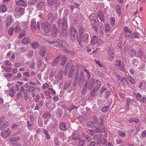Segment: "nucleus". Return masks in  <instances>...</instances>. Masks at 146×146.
Masks as SVG:
<instances>
[{
	"mask_svg": "<svg viewBox=\"0 0 146 146\" xmlns=\"http://www.w3.org/2000/svg\"><path fill=\"white\" fill-rule=\"evenodd\" d=\"M78 34L77 30L72 26H70V37L72 41L78 38Z\"/></svg>",
	"mask_w": 146,
	"mask_h": 146,
	"instance_id": "obj_1",
	"label": "nucleus"
},
{
	"mask_svg": "<svg viewBox=\"0 0 146 146\" xmlns=\"http://www.w3.org/2000/svg\"><path fill=\"white\" fill-rule=\"evenodd\" d=\"M51 24L48 22H43L41 25V27L43 29L45 33H48L50 31Z\"/></svg>",
	"mask_w": 146,
	"mask_h": 146,
	"instance_id": "obj_2",
	"label": "nucleus"
},
{
	"mask_svg": "<svg viewBox=\"0 0 146 146\" xmlns=\"http://www.w3.org/2000/svg\"><path fill=\"white\" fill-rule=\"evenodd\" d=\"M96 129L94 130V132L95 133H101L105 131V126L101 122L100 123L98 126L95 127Z\"/></svg>",
	"mask_w": 146,
	"mask_h": 146,
	"instance_id": "obj_3",
	"label": "nucleus"
},
{
	"mask_svg": "<svg viewBox=\"0 0 146 146\" xmlns=\"http://www.w3.org/2000/svg\"><path fill=\"white\" fill-rule=\"evenodd\" d=\"M119 82V86L121 87H125L126 85L128 84V81L125 77H122L119 75L117 76Z\"/></svg>",
	"mask_w": 146,
	"mask_h": 146,
	"instance_id": "obj_4",
	"label": "nucleus"
},
{
	"mask_svg": "<svg viewBox=\"0 0 146 146\" xmlns=\"http://www.w3.org/2000/svg\"><path fill=\"white\" fill-rule=\"evenodd\" d=\"M95 80V79L93 77L91 78L90 81H89V80H86L85 84H87L88 90H90L93 87Z\"/></svg>",
	"mask_w": 146,
	"mask_h": 146,
	"instance_id": "obj_5",
	"label": "nucleus"
},
{
	"mask_svg": "<svg viewBox=\"0 0 146 146\" xmlns=\"http://www.w3.org/2000/svg\"><path fill=\"white\" fill-rule=\"evenodd\" d=\"M11 133V130L7 129L6 130L3 131L1 133V135L3 137H7L10 136Z\"/></svg>",
	"mask_w": 146,
	"mask_h": 146,
	"instance_id": "obj_6",
	"label": "nucleus"
},
{
	"mask_svg": "<svg viewBox=\"0 0 146 146\" xmlns=\"http://www.w3.org/2000/svg\"><path fill=\"white\" fill-rule=\"evenodd\" d=\"M101 86L100 84H98L97 85L95 86L92 90L90 93V96L91 97H93L95 95L96 93L99 90Z\"/></svg>",
	"mask_w": 146,
	"mask_h": 146,
	"instance_id": "obj_7",
	"label": "nucleus"
},
{
	"mask_svg": "<svg viewBox=\"0 0 146 146\" xmlns=\"http://www.w3.org/2000/svg\"><path fill=\"white\" fill-rule=\"evenodd\" d=\"M20 139L19 136H16L12 137L9 139V141L11 145L14 144L15 143L18 142Z\"/></svg>",
	"mask_w": 146,
	"mask_h": 146,
	"instance_id": "obj_8",
	"label": "nucleus"
},
{
	"mask_svg": "<svg viewBox=\"0 0 146 146\" xmlns=\"http://www.w3.org/2000/svg\"><path fill=\"white\" fill-rule=\"evenodd\" d=\"M97 14L100 20L103 23H104L105 20L104 13L101 11H99L97 12Z\"/></svg>",
	"mask_w": 146,
	"mask_h": 146,
	"instance_id": "obj_9",
	"label": "nucleus"
},
{
	"mask_svg": "<svg viewBox=\"0 0 146 146\" xmlns=\"http://www.w3.org/2000/svg\"><path fill=\"white\" fill-rule=\"evenodd\" d=\"M85 79V77L84 74L82 73L81 74L78 83L79 86H81L82 85L83 83L84 82Z\"/></svg>",
	"mask_w": 146,
	"mask_h": 146,
	"instance_id": "obj_10",
	"label": "nucleus"
},
{
	"mask_svg": "<svg viewBox=\"0 0 146 146\" xmlns=\"http://www.w3.org/2000/svg\"><path fill=\"white\" fill-rule=\"evenodd\" d=\"M59 44L58 47L60 48H63L64 49L67 46L66 43L64 40H61L59 39Z\"/></svg>",
	"mask_w": 146,
	"mask_h": 146,
	"instance_id": "obj_11",
	"label": "nucleus"
},
{
	"mask_svg": "<svg viewBox=\"0 0 146 146\" xmlns=\"http://www.w3.org/2000/svg\"><path fill=\"white\" fill-rule=\"evenodd\" d=\"M53 30L52 31V33L53 36H56L58 33V29L55 24L53 25Z\"/></svg>",
	"mask_w": 146,
	"mask_h": 146,
	"instance_id": "obj_12",
	"label": "nucleus"
},
{
	"mask_svg": "<svg viewBox=\"0 0 146 146\" xmlns=\"http://www.w3.org/2000/svg\"><path fill=\"white\" fill-rule=\"evenodd\" d=\"M8 124V122L7 121L1 122L0 123V129H4L5 128L7 127Z\"/></svg>",
	"mask_w": 146,
	"mask_h": 146,
	"instance_id": "obj_13",
	"label": "nucleus"
},
{
	"mask_svg": "<svg viewBox=\"0 0 146 146\" xmlns=\"http://www.w3.org/2000/svg\"><path fill=\"white\" fill-rule=\"evenodd\" d=\"M30 28L33 31L35 32L36 29V22L33 20L31 21V25Z\"/></svg>",
	"mask_w": 146,
	"mask_h": 146,
	"instance_id": "obj_14",
	"label": "nucleus"
},
{
	"mask_svg": "<svg viewBox=\"0 0 146 146\" xmlns=\"http://www.w3.org/2000/svg\"><path fill=\"white\" fill-rule=\"evenodd\" d=\"M71 68L69 70L68 76L69 78L71 77L73 75L74 72L75 67L74 65H72L71 66Z\"/></svg>",
	"mask_w": 146,
	"mask_h": 146,
	"instance_id": "obj_15",
	"label": "nucleus"
},
{
	"mask_svg": "<svg viewBox=\"0 0 146 146\" xmlns=\"http://www.w3.org/2000/svg\"><path fill=\"white\" fill-rule=\"evenodd\" d=\"M15 3L16 4L19 6H23L27 5V3L23 0H19L16 1Z\"/></svg>",
	"mask_w": 146,
	"mask_h": 146,
	"instance_id": "obj_16",
	"label": "nucleus"
},
{
	"mask_svg": "<svg viewBox=\"0 0 146 146\" xmlns=\"http://www.w3.org/2000/svg\"><path fill=\"white\" fill-rule=\"evenodd\" d=\"M98 42V38L96 36H92L91 40V43L92 45H94Z\"/></svg>",
	"mask_w": 146,
	"mask_h": 146,
	"instance_id": "obj_17",
	"label": "nucleus"
},
{
	"mask_svg": "<svg viewBox=\"0 0 146 146\" xmlns=\"http://www.w3.org/2000/svg\"><path fill=\"white\" fill-rule=\"evenodd\" d=\"M22 43L25 44H28L31 42V40L28 37H26L24 39L21 40Z\"/></svg>",
	"mask_w": 146,
	"mask_h": 146,
	"instance_id": "obj_18",
	"label": "nucleus"
},
{
	"mask_svg": "<svg viewBox=\"0 0 146 146\" xmlns=\"http://www.w3.org/2000/svg\"><path fill=\"white\" fill-rule=\"evenodd\" d=\"M45 7L44 3L42 2L39 1L37 4L36 8L38 10L42 9Z\"/></svg>",
	"mask_w": 146,
	"mask_h": 146,
	"instance_id": "obj_19",
	"label": "nucleus"
},
{
	"mask_svg": "<svg viewBox=\"0 0 146 146\" xmlns=\"http://www.w3.org/2000/svg\"><path fill=\"white\" fill-rule=\"evenodd\" d=\"M90 18L91 19V21L93 23H95L97 20L98 22H99L97 17L95 14H92L90 16Z\"/></svg>",
	"mask_w": 146,
	"mask_h": 146,
	"instance_id": "obj_20",
	"label": "nucleus"
},
{
	"mask_svg": "<svg viewBox=\"0 0 146 146\" xmlns=\"http://www.w3.org/2000/svg\"><path fill=\"white\" fill-rule=\"evenodd\" d=\"M46 50V49L45 47L42 46L41 47L39 53L41 56H45Z\"/></svg>",
	"mask_w": 146,
	"mask_h": 146,
	"instance_id": "obj_21",
	"label": "nucleus"
},
{
	"mask_svg": "<svg viewBox=\"0 0 146 146\" xmlns=\"http://www.w3.org/2000/svg\"><path fill=\"white\" fill-rule=\"evenodd\" d=\"M34 121V119L33 117H30V121L28 120L27 121L28 126L29 127H31L33 124V123Z\"/></svg>",
	"mask_w": 146,
	"mask_h": 146,
	"instance_id": "obj_22",
	"label": "nucleus"
},
{
	"mask_svg": "<svg viewBox=\"0 0 146 146\" xmlns=\"http://www.w3.org/2000/svg\"><path fill=\"white\" fill-rule=\"evenodd\" d=\"M59 127L61 130H65L67 128V126L64 122H61L60 123Z\"/></svg>",
	"mask_w": 146,
	"mask_h": 146,
	"instance_id": "obj_23",
	"label": "nucleus"
},
{
	"mask_svg": "<svg viewBox=\"0 0 146 146\" xmlns=\"http://www.w3.org/2000/svg\"><path fill=\"white\" fill-rule=\"evenodd\" d=\"M24 11V9L23 7H16L15 9V11L19 13H21L22 15H23V12Z\"/></svg>",
	"mask_w": 146,
	"mask_h": 146,
	"instance_id": "obj_24",
	"label": "nucleus"
},
{
	"mask_svg": "<svg viewBox=\"0 0 146 146\" xmlns=\"http://www.w3.org/2000/svg\"><path fill=\"white\" fill-rule=\"evenodd\" d=\"M128 36L129 37V38H139L138 33H133L132 34H129Z\"/></svg>",
	"mask_w": 146,
	"mask_h": 146,
	"instance_id": "obj_25",
	"label": "nucleus"
},
{
	"mask_svg": "<svg viewBox=\"0 0 146 146\" xmlns=\"http://www.w3.org/2000/svg\"><path fill=\"white\" fill-rule=\"evenodd\" d=\"M108 51L109 55L114 54V49L112 46H110L108 47Z\"/></svg>",
	"mask_w": 146,
	"mask_h": 146,
	"instance_id": "obj_26",
	"label": "nucleus"
},
{
	"mask_svg": "<svg viewBox=\"0 0 146 146\" xmlns=\"http://www.w3.org/2000/svg\"><path fill=\"white\" fill-rule=\"evenodd\" d=\"M66 59L67 58L65 56H63L62 58L61 59V63L60 64L62 66H64V65L66 61Z\"/></svg>",
	"mask_w": 146,
	"mask_h": 146,
	"instance_id": "obj_27",
	"label": "nucleus"
},
{
	"mask_svg": "<svg viewBox=\"0 0 146 146\" xmlns=\"http://www.w3.org/2000/svg\"><path fill=\"white\" fill-rule=\"evenodd\" d=\"M128 53L130 56L133 57L136 54L137 52L135 50L132 49L130 50Z\"/></svg>",
	"mask_w": 146,
	"mask_h": 146,
	"instance_id": "obj_28",
	"label": "nucleus"
},
{
	"mask_svg": "<svg viewBox=\"0 0 146 146\" xmlns=\"http://www.w3.org/2000/svg\"><path fill=\"white\" fill-rule=\"evenodd\" d=\"M71 137L74 140H78L80 138L79 135L76 133H73L71 135Z\"/></svg>",
	"mask_w": 146,
	"mask_h": 146,
	"instance_id": "obj_29",
	"label": "nucleus"
},
{
	"mask_svg": "<svg viewBox=\"0 0 146 146\" xmlns=\"http://www.w3.org/2000/svg\"><path fill=\"white\" fill-rule=\"evenodd\" d=\"M127 76V79L130 82L133 84H136V81H135L133 78L131 77L129 75H128Z\"/></svg>",
	"mask_w": 146,
	"mask_h": 146,
	"instance_id": "obj_30",
	"label": "nucleus"
},
{
	"mask_svg": "<svg viewBox=\"0 0 146 146\" xmlns=\"http://www.w3.org/2000/svg\"><path fill=\"white\" fill-rule=\"evenodd\" d=\"M137 57L138 58H141L143 55V52L141 50H139L137 51Z\"/></svg>",
	"mask_w": 146,
	"mask_h": 146,
	"instance_id": "obj_31",
	"label": "nucleus"
},
{
	"mask_svg": "<svg viewBox=\"0 0 146 146\" xmlns=\"http://www.w3.org/2000/svg\"><path fill=\"white\" fill-rule=\"evenodd\" d=\"M12 18V17L11 16H8L7 17V20L6 21L7 26H8L11 24Z\"/></svg>",
	"mask_w": 146,
	"mask_h": 146,
	"instance_id": "obj_32",
	"label": "nucleus"
},
{
	"mask_svg": "<svg viewBox=\"0 0 146 146\" xmlns=\"http://www.w3.org/2000/svg\"><path fill=\"white\" fill-rule=\"evenodd\" d=\"M32 48L34 49H36L39 46V45L37 42H33L31 43Z\"/></svg>",
	"mask_w": 146,
	"mask_h": 146,
	"instance_id": "obj_33",
	"label": "nucleus"
},
{
	"mask_svg": "<svg viewBox=\"0 0 146 146\" xmlns=\"http://www.w3.org/2000/svg\"><path fill=\"white\" fill-rule=\"evenodd\" d=\"M87 84H84V88L82 89V94H85L87 90L88 89V87H87Z\"/></svg>",
	"mask_w": 146,
	"mask_h": 146,
	"instance_id": "obj_34",
	"label": "nucleus"
},
{
	"mask_svg": "<svg viewBox=\"0 0 146 146\" xmlns=\"http://www.w3.org/2000/svg\"><path fill=\"white\" fill-rule=\"evenodd\" d=\"M64 50L65 52L66 53L70 54V55H71L72 56H74L75 54V52L69 50L67 48H65L63 49Z\"/></svg>",
	"mask_w": 146,
	"mask_h": 146,
	"instance_id": "obj_35",
	"label": "nucleus"
},
{
	"mask_svg": "<svg viewBox=\"0 0 146 146\" xmlns=\"http://www.w3.org/2000/svg\"><path fill=\"white\" fill-rule=\"evenodd\" d=\"M71 81L70 80L66 82L64 85L63 89L64 90H66L70 86Z\"/></svg>",
	"mask_w": 146,
	"mask_h": 146,
	"instance_id": "obj_36",
	"label": "nucleus"
},
{
	"mask_svg": "<svg viewBox=\"0 0 146 146\" xmlns=\"http://www.w3.org/2000/svg\"><path fill=\"white\" fill-rule=\"evenodd\" d=\"M43 132L45 134L46 137L47 139H49L50 138V136L49 135V132L48 131L44 129L43 130Z\"/></svg>",
	"mask_w": 146,
	"mask_h": 146,
	"instance_id": "obj_37",
	"label": "nucleus"
},
{
	"mask_svg": "<svg viewBox=\"0 0 146 146\" xmlns=\"http://www.w3.org/2000/svg\"><path fill=\"white\" fill-rule=\"evenodd\" d=\"M28 90L29 91V92L34 93L35 91V88L33 86H29Z\"/></svg>",
	"mask_w": 146,
	"mask_h": 146,
	"instance_id": "obj_38",
	"label": "nucleus"
},
{
	"mask_svg": "<svg viewBox=\"0 0 146 146\" xmlns=\"http://www.w3.org/2000/svg\"><path fill=\"white\" fill-rule=\"evenodd\" d=\"M88 37L89 35L88 33H86L83 36L82 39V41L84 42H85L88 40Z\"/></svg>",
	"mask_w": 146,
	"mask_h": 146,
	"instance_id": "obj_39",
	"label": "nucleus"
},
{
	"mask_svg": "<svg viewBox=\"0 0 146 146\" xmlns=\"http://www.w3.org/2000/svg\"><path fill=\"white\" fill-rule=\"evenodd\" d=\"M116 9L118 15L119 17L121 15V11L119 5H117L116 7Z\"/></svg>",
	"mask_w": 146,
	"mask_h": 146,
	"instance_id": "obj_40",
	"label": "nucleus"
},
{
	"mask_svg": "<svg viewBox=\"0 0 146 146\" xmlns=\"http://www.w3.org/2000/svg\"><path fill=\"white\" fill-rule=\"evenodd\" d=\"M105 29L106 33H109L110 31V29L109 25L107 23H106L105 25Z\"/></svg>",
	"mask_w": 146,
	"mask_h": 146,
	"instance_id": "obj_41",
	"label": "nucleus"
},
{
	"mask_svg": "<svg viewBox=\"0 0 146 146\" xmlns=\"http://www.w3.org/2000/svg\"><path fill=\"white\" fill-rule=\"evenodd\" d=\"M26 34V32L25 31H23L19 33L18 37L19 38H21L25 36Z\"/></svg>",
	"mask_w": 146,
	"mask_h": 146,
	"instance_id": "obj_42",
	"label": "nucleus"
},
{
	"mask_svg": "<svg viewBox=\"0 0 146 146\" xmlns=\"http://www.w3.org/2000/svg\"><path fill=\"white\" fill-rule=\"evenodd\" d=\"M0 9L3 12H5L7 11L6 7L5 5L3 4L1 5L0 7Z\"/></svg>",
	"mask_w": 146,
	"mask_h": 146,
	"instance_id": "obj_43",
	"label": "nucleus"
},
{
	"mask_svg": "<svg viewBox=\"0 0 146 146\" xmlns=\"http://www.w3.org/2000/svg\"><path fill=\"white\" fill-rule=\"evenodd\" d=\"M15 90L13 88H10L9 90V95L11 96H13L15 93Z\"/></svg>",
	"mask_w": 146,
	"mask_h": 146,
	"instance_id": "obj_44",
	"label": "nucleus"
},
{
	"mask_svg": "<svg viewBox=\"0 0 146 146\" xmlns=\"http://www.w3.org/2000/svg\"><path fill=\"white\" fill-rule=\"evenodd\" d=\"M53 15L52 13H49L47 15V18L49 19H52V21H54L55 19V17H53Z\"/></svg>",
	"mask_w": 146,
	"mask_h": 146,
	"instance_id": "obj_45",
	"label": "nucleus"
},
{
	"mask_svg": "<svg viewBox=\"0 0 146 146\" xmlns=\"http://www.w3.org/2000/svg\"><path fill=\"white\" fill-rule=\"evenodd\" d=\"M42 59L41 58L39 57L36 62L37 65L39 66H41L42 64Z\"/></svg>",
	"mask_w": 146,
	"mask_h": 146,
	"instance_id": "obj_46",
	"label": "nucleus"
},
{
	"mask_svg": "<svg viewBox=\"0 0 146 146\" xmlns=\"http://www.w3.org/2000/svg\"><path fill=\"white\" fill-rule=\"evenodd\" d=\"M63 74V71L59 72L58 74L57 77L59 80H61L62 79Z\"/></svg>",
	"mask_w": 146,
	"mask_h": 146,
	"instance_id": "obj_47",
	"label": "nucleus"
},
{
	"mask_svg": "<svg viewBox=\"0 0 146 146\" xmlns=\"http://www.w3.org/2000/svg\"><path fill=\"white\" fill-rule=\"evenodd\" d=\"M14 31V28L13 27L11 28L8 30V33L10 35L12 36Z\"/></svg>",
	"mask_w": 146,
	"mask_h": 146,
	"instance_id": "obj_48",
	"label": "nucleus"
},
{
	"mask_svg": "<svg viewBox=\"0 0 146 146\" xmlns=\"http://www.w3.org/2000/svg\"><path fill=\"white\" fill-rule=\"evenodd\" d=\"M109 109V107L107 106H105L101 109L103 113L107 112Z\"/></svg>",
	"mask_w": 146,
	"mask_h": 146,
	"instance_id": "obj_49",
	"label": "nucleus"
},
{
	"mask_svg": "<svg viewBox=\"0 0 146 146\" xmlns=\"http://www.w3.org/2000/svg\"><path fill=\"white\" fill-rule=\"evenodd\" d=\"M62 26L64 28H66L67 26L66 20L64 18L62 19Z\"/></svg>",
	"mask_w": 146,
	"mask_h": 146,
	"instance_id": "obj_50",
	"label": "nucleus"
},
{
	"mask_svg": "<svg viewBox=\"0 0 146 146\" xmlns=\"http://www.w3.org/2000/svg\"><path fill=\"white\" fill-rule=\"evenodd\" d=\"M77 108V107L75 106L72 105L70 106L68 108V110L70 112L74 109H76Z\"/></svg>",
	"mask_w": 146,
	"mask_h": 146,
	"instance_id": "obj_51",
	"label": "nucleus"
},
{
	"mask_svg": "<svg viewBox=\"0 0 146 146\" xmlns=\"http://www.w3.org/2000/svg\"><path fill=\"white\" fill-rule=\"evenodd\" d=\"M110 23H111V25L113 27L115 24V19L113 17L111 18L110 19Z\"/></svg>",
	"mask_w": 146,
	"mask_h": 146,
	"instance_id": "obj_52",
	"label": "nucleus"
},
{
	"mask_svg": "<svg viewBox=\"0 0 146 146\" xmlns=\"http://www.w3.org/2000/svg\"><path fill=\"white\" fill-rule=\"evenodd\" d=\"M29 23L28 22H23L22 23V25L23 27L24 28V29H27L28 28V26H27L29 25Z\"/></svg>",
	"mask_w": 146,
	"mask_h": 146,
	"instance_id": "obj_53",
	"label": "nucleus"
},
{
	"mask_svg": "<svg viewBox=\"0 0 146 146\" xmlns=\"http://www.w3.org/2000/svg\"><path fill=\"white\" fill-rule=\"evenodd\" d=\"M45 43L48 45V46L54 47L53 42H50L48 40H46V41Z\"/></svg>",
	"mask_w": 146,
	"mask_h": 146,
	"instance_id": "obj_54",
	"label": "nucleus"
},
{
	"mask_svg": "<svg viewBox=\"0 0 146 146\" xmlns=\"http://www.w3.org/2000/svg\"><path fill=\"white\" fill-rule=\"evenodd\" d=\"M60 56H58L54 60V65H56L58 62L59 60L60 59Z\"/></svg>",
	"mask_w": 146,
	"mask_h": 146,
	"instance_id": "obj_55",
	"label": "nucleus"
},
{
	"mask_svg": "<svg viewBox=\"0 0 146 146\" xmlns=\"http://www.w3.org/2000/svg\"><path fill=\"white\" fill-rule=\"evenodd\" d=\"M37 2V0H29V3L31 5H34Z\"/></svg>",
	"mask_w": 146,
	"mask_h": 146,
	"instance_id": "obj_56",
	"label": "nucleus"
},
{
	"mask_svg": "<svg viewBox=\"0 0 146 146\" xmlns=\"http://www.w3.org/2000/svg\"><path fill=\"white\" fill-rule=\"evenodd\" d=\"M121 64V61L120 60H117L115 62V65L119 67Z\"/></svg>",
	"mask_w": 146,
	"mask_h": 146,
	"instance_id": "obj_57",
	"label": "nucleus"
},
{
	"mask_svg": "<svg viewBox=\"0 0 146 146\" xmlns=\"http://www.w3.org/2000/svg\"><path fill=\"white\" fill-rule=\"evenodd\" d=\"M54 2V0H47V2L48 4L50 6L53 5Z\"/></svg>",
	"mask_w": 146,
	"mask_h": 146,
	"instance_id": "obj_58",
	"label": "nucleus"
},
{
	"mask_svg": "<svg viewBox=\"0 0 146 146\" xmlns=\"http://www.w3.org/2000/svg\"><path fill=\"white\" fill-rule=\"evenodd\" d=\"M21 28L19 26H17L15 28V33H18L21 30Z\"/></svg>",
	"mask_w": 146,
	"mask_h": 146,
	"instance_id": "obj_59",
	"label": "nucleus"
},
{
	"mask_svg": "<svg viewBox=\"0 0 146 146\" xmlns=\"http://www.w3.org/2000/svg\"><path fill=\"white\" fill-rule=\"evenodd\" d=\"M141 97L142 96L140 93H138L136 94V98L138 100H141Z\"/></svg>",
	"mask_w": 146,
	"mask_h": 146,
	"instance_id": "obj_60",
	"label": "nucleus"
},
{
	"mask_svg": "<svg viewBox=\"0 0 146 146\" xmlns=\"http://www.w3.org/2000/svg\"><path fill=\"white\" fill-rule=\"evenodd\" d=\"M58 136L60 137L63 139L65 137V134L63 132H60L58 133Z\"/></svg>",
	"mask_w": 146,
	"mask_h": 146,
	"instance_id": "obj_61",
	"label": "nucleus"
},
{
	"mask_svg": "<svg viewBox=\"0 0 146 146\" xmlns=\"http://www.w3.org/2000/svg\"><path fill=\"white\" fill-rule=\"evenodd\" d=\"M118 133L121 136L124 137L126 136V134L123 132L122 131H119Z\"/></svg>",
	"mask_w": 146,
	"mask_h": 146,
	"instance_id": "obj_62",
	"label": "nucleus"
},
{
	"mask_svg": "<svg viewBox=\"0 0 146 146\" xmlns=\"http://www.w3.org/2000/svg\"><path fill=\"white\" fill-rule=\"evenodd\" d=\"M124 30L126 33H132V31L129 29L127 27H124Z\"/></svg>",
	"mask_w": 146,
	"mask_h": 146,
	"instance_id": "obj_63",
	"label": "nucleus"
},
{
	"mask_svg": "<svg viewBox=\"0 0 146 146\" xmlns=\"http://www.w3.org/2000/svg\"><path fill=\"white\" fill-rule=\"evenodd\" d=\"M141 102L146 104V97H143L141 100Z\"/></svg>",
	"mask_w": 146,
	"mask_h": 146,
	"instance_id": "obj_64",
	"label": "nucleus"
}]
</instances>
